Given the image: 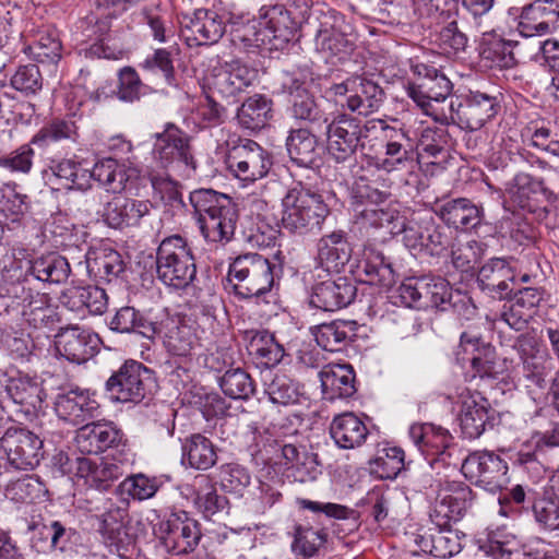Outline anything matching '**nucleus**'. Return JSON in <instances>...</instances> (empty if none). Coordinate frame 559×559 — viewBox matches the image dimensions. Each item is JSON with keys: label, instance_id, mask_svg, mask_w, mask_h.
Returning a JSON list of instances; mask_svg holds the SVG:
<instances>
[{"label": "nucleus", "instance_id": "f257e3e1", "mask_svg": "<svg viewBox=\"0 0 559 559\" xmlns=\"http://www.w3.org/2000/svg\"><path fill=\"white\" fill-rule=\"evenodd\" d=\"M473 500L474 492L465 483H447L430 510L431 526L419 528L415 536L414 542L419 549L442 559L457 555L462 545L451 527L465 516Z\"/></svg>", "mask_w": 559, "mask_h": 559}, {"label": "nucleus", "instance_id": "9d476101", "mask_svg": "<svg viewBox=\"0 0 559 559\" xmlns=\"http://www.w3.org/2000/svg\"><path fill=\"white\" fill-rule=\"evenodd\" d=\"M378 120V131L380 132L384 155L376 157L374 168L386 174L394 171L413 173L418 166V154L409 136V131L403 126H390L383 119Z\"/></svg>", "mask_w": 559, "mask_h": 559}, {"label": "nucleus", "instance_id": "0e129e2a", "mask_svg": "<svg viewBox=\"0 0 559 559\" xmlns=\"http://www.w3.org/2000/svg\"><path fill=\"white\" fill-rule=\"evenodd\" d=\"M441 25L437 36V44L442 53L451 58L465 52L468 46V36L459 26L457 19L450 20Z\"/></svg>", "mask_w": 559, "mask_h": 559}, {"label": "nucleus", "instance_id": "338daca9", "mask_svg": "<svg viewBox=\"0 0 559 559\" xmlns=\"http://www.w3.org/2000/svg\"><path fill=\"white\" fill-rule=\"evenodd\" d=\"M195 483L200 486L205 485L198 491L194 498V507L202 512L205 518H210L227 509V498L219 495L216 487L211 484L204 475L197 476Z\"/></svg>", "mask_w": 559, "mask_h": 559}, {"label": "nucleus", "instance_id": "2eb2a0df", "mask_svg": "<svg viewBox=\"0 0 559 559\" xmlns=\"http://www.w3.org/2000/svg\"><path fill=\"white\" fill-rule=\"evenodd\" d=\"M418 82L408 84L406 93L426 115L439 112L433 103L444 102L452 93L453 84L448 76L431 64L418 62L412 66Z\"/></svg>", "mask_w": 559, "mask_h": 559}, {"label": "nucleus", "instance_id": "4c0bfd02", "mask_svg": "<svg viewBox=\"0 0 559 559\" xmlns=\"http://www.w3.org/2000/svg\"><path fill=\"white\" fill-rule=\"evenodd\" d=\"M329 430L334 443L344 450L361 447L369 435L364 420L352 412L334 416Z\"/></svg>", "mask_w": 559, "mask_h": 559}, {"label": "nucleus", "instance_id": "6e6d98bb", "mask_svg": "<svg viewBox=\"0 0 559 559\" xmlns=\"http://www.w3.org/2000/svg\"><path fill=\"white\" fill-rule=\"evenodd\" d=\"M439 126L426 127L419 138V146L429 156L436 157L445 152L452 145V136L448 126L452 123L451 117L445 112L429 115Z\"/></svg>", "mask_w": 559, "mask_h": 559}, {"label": "nucleus", "instance_id": "052dcab7", "mask_svg": "<svg viewBox=\"0 0 559 559\" xmlns=\"http://www.w3.org/2000/svg\"><path fill=\"white\" fill-rule=\"evenodd\" d=\"M223 393L233 400H248L255 392L250 374L241 368H230L218 379Z\"/></svg>", "mask_w": 559, "mask_h": 559}, {"label": "nucleus", "instance_id": "de8ad7c7", "mask_svg": "<svg viewBox=\"0 0 559 559\" xmlns=\"http://www.w3.org/2000/svg\"><path fill=\"white\" fill-rule=\"evenodd\" d=\"M506 191L521 209L533 212L537 206L539 195L545 194L548 190L543 179L535 178L527 173H518L507 183Z\"/></svg>", "mask_w": 559, "mask_h": 559}, {"label": "nucleus", "instance_id": "774afa93", "mask_svg": "<svg viewBox=\"0 0 559 559\" xmlns=\"http://www.w3.org/2000/svg\"><path fill=\"white\" fill-rule=\"evenodd\" d=\"M23 51L37 62L56 63L61 58V43L47 32H39L36 39L26 45Z\"/></svg>", "mask_w": 559, "mask_h": 559}, {"label": "nucleus", "instance_id": "ddd939ff", "mask_svg": "<svg viewBox=\"0 0 559 559\" xmlns=\"http://www.w3.org/2000/svg\"><path fill=\"white\" fill-rule=\"evenodd\" d=\"M500 96L499 93L469 90L456 103L451 100L449 116L452 124L467 131L480 130L500 111Z\"/></svg>", "mask_w": 559, "mask_h": 559}, {"label": "nucleus", "instance_id": "c85d7f7f", "mask_svg": "<svg viewBox=\"0 0 559 559\" xmlns=\"http://www.w3.org/2000/svg\"><path fill=\"white\" fill-rule=\"evenodd\" d=\"M409 438L418 450L431 460L442 462V467L450 465L449 452L452 436L449 430L430 423L413 424L409 427Z\"/></svg>", "mask_w": 559, "mask_h": 559}, {"label": "nucleus", "instance_id": "f3484780", "mask_svg": "<svg viewBox=\"0 0 559 559\" xmlns=\"http://www.w3.org/2000/svg\"><path fill=\"white\" fill-rule=\"evenodd\" d=\"M508 464L497 453L488 450L469 453L461 471L466 479L489 492L501 490L508 483Z\"/></svg>", "mask_w": 559, "mask_h": 559}, {"label": "nucleus", "instance_id": "f704fd0d", "mask_svg": "<svg viewBox=\"0 0 559 559\" xmlns=\"http://www.w3.org/2000/svg\"><path fill=\"white\" fill-rule=\"evenodd\" d=\"M150 213V203L126 197H114L103 211L104 222L111 228L124 229L136 227L141 219Z\"/></svg>", "mask_w": 559, "mask_h": 559}, {"label": "nucleus", "instance_id": "4be33fe9", "mask_svg": "<svg viewBox=\"0 0 559 559\" xmlns=\"http://www.w3.org/2000/svg\"><path fill=\"white\" fill-rule=\"evenodd\" d=\"M179 37L188 47H195L217 43L225 33V23L213 11L204 9L190 12L182 11V20L179 21Z\"/></svg>", "mask_w": 559, "mask_h": 559}, {"label": "nucleus", "instance_id": "c756f323", "mask_svg": "<svg viewBox=\"0 0 559 559\" xmlns=\"http://www.w3.org/2000/svg\"><path fill=\"white\" fill-rule=\"evenodd\" d=\"M317 267L328 273H341L352 258V246L343 230L323 235L316 245Z\"/></svg>", "mask_w": 559, "mask_h": 559}, {"label": "nucleus", "instance_id": "bb28decb", "mask_svg": "<svg viewBox=\"0 0 559 559\" xmlns=\"http://www.w3.org/2000/svg\"><path fill=\"white\" fill-rule=\"evenodd\" d=\"M56 337V345L60 355L79 365L95 355L100 342L96 333L80 325L62 328Z\"/></svg>", "mask_w": 559, "mask_h": 559}, {"label": "nucleus", "instance_id": "7ed1b4c3", "mask_svg": "<svg viewBox=\"0 0 559 559\" xmlns=\"http://www.w3.org/2000/svg\"><path fill=\"white\" fill-rule=\"evenodd\" d=\"M330 212L320 192L298 182L282 199V228L299 237L316 235L322 230Z\"/></svg>", "mask_w": 559, "mask_h": 559}, {"label": "nucleus", "instance_id": "ea45409f", "mask_svg": "<svg viewBox=\"0 0 559 559\" xmlns=\"http://www.w3.org/2000/svg\"><path fill=\"white\" fill-rule=\"evenodd\" d=\"M76 475L98 490H108L114 481L124 475L122 460L96 463L87 457H76Z\"/></svg>", "mask_w": 559, "mask_h": 559}, {"label": "nucleus", "instance_id": "a878e982", "mask_svg": "<svg viewBox=\"0 0 559 559\" xmlns=\"http://www.w3.org/2000/svg\"><path fill=\"white\" fill-rule=\"evenodd\" d=\"M4 396L5 405L12 402L17 406L16 412L32 416L41 409L46 393L37 377L20 373L7 380Z\"/></svg>", "mask_w": 559, "mask_h": 559}, {"label": "nucleus", "instance_id": "e2e57ef3", "mask_svg": "<svg viewBox=\"0 0 559 559\" xmlns=\"http://www.w3.org/2000/svg\"><path fill=\"white\" fill-rule=\"evenodd\" d=\"M326 542V533L300 524L294 527L292 550L298 559L313 557L319 548Z\"/></svg>", "mask_w": 559, "mask_h": 559}, {"label": "nucleus", "instance_id": "69168bd1", "mask_svg": "<svg viewBox=\"0 0 559 559\" xmlns=\"http://www.w3.org/2000/svg\"><path fill=\"white\" fill-rule=\"evenodd\" d=\"M233 41L245 49L264 48L270 51V39L261 25V17L237 24L231 29Z\"/></svg>", "mask_w": 559, "mask_h": 559}, {"label": "nucleus", "instance_id": "dca6fc26", "mask_svg": "<svg viewBox=\"0 0 559 559\" xmlns=\"http://www.w3.org/2000/svg\"><path fill=\"white\" fill-rule=\"evenodd\" d=\"M278 83L281 92L288 96L292 116L319 129L323 128L329 117L307 87L304 74L296 70L282 71Z\"/></svg>", "mask_w": 559, "mask_h": 559}, {"label": "nucleus", "instance_id": "603ef678", "mask_svg": "<svg viewBox=\"0 0 559 559\" xmlns=\"http://www.w3.org/2000/svg\"><path fill=\"white\" fill-rule=\"evenodd\" d=\"M288 155L300 167H311L320 159L318 139L308 129L292 130L286 140Z\"/></svg>", "mask_w": 559, "mask_h": 559}, {"label": "nucleus", "instance_id": "79ce46f5", "mask_svg": "<svg viewBox=\"0 0 559 559\" xmlns=\"http://www.w3.org/2000/svg\"><path fill=\"white\" fill-rule=\"evenodd\" d=\"M128 509L123 506L109 503L105 512L100 514L99 533L110 547H115L119 556H123L122 550L132 543V537L127 533L126 519Z\"/></svg>", "mask_w": 559, "mask_h": 559}, {"label": "nucleus", "instance_id": "2f4dec72", "mask_svg": "<svg viewBox=\"0 0 559 559\" xmlns=\"http://www.w3.org/2000/svg\"><path fill=\"white\" fill-rule=\"evenodd\" d=\"M435 213L448 227L468 231L484 221V209L467 198H456L436 204Z\"/></svg>", "mask_w": 559, "mask_h": 559}, {"label": "nucleus", "instance_id": "4468645a", "mask_svg": "<svg viewBox=\"0 0 559 559\" xmlns=\"http://www.w3.org/2000/svg\"><path fill=\"white\" fill-rule=\"evenodd\" d=\"M154 383L153 371L136 360H127L105 383V391L114 402L143 401Z\"/></svg>", "mask_w": 559, "mask_h": 559}, {"label": "nucleus", "instance_id": "a19ab883", "mask_svg": "<svg viewBox=\"0 0 559 559\" xmlns=\"http://www.w3.org/2000/svg\"><path fill=\"white\" fill-rule=\"evenodd\" d=\"M245 338L248 341L249 354L257 365L273 368L283 360L285 356L284 346L267 330H247Z\"/></svg>", "mask_w": 559, "mask_h": 559}, {"label": "nucleus", "instance_id": "7c9ffc66", "mask_svg": "<svg viewBox=\"0 0 559 559\" xmlns=\"http://www.w3.org/2000/svg\"><path fill=\"white\" fill-rule=\"evenodd\" d=\"M514 348L522 361V374L525 381L539 389L545 388L550 371L549 355L540 350L536 341L528 335L519 336Z\"/></svg>", "mask_w": 559, "mask_h": 559}, {"label": "nucleus", "instance_id": "f8f14e48", "mask_svg": "<svg viewBox=\"0 0 559 559\" xmlns=\"http://www.w3.org/2000/svg\"><path fill=\"white\" fill-rule=\"evenodd\" d=\"M226 166L229 173L246 182L264 178L272 165L271 154L251 139L238 138L227 142Z\"/></svg>", "mask_w": 559, "mask_h": 559}, {"label": "nucleus", "instance_id": "9b49d317", "mask_svg": "<svg viewBox=\"0 0 559 559\" xmlns=\"http://www.w3.org/2000/svg\"><path fill=\"white\" fill-rule=\"evenodd\" d=\"M454 356L462 368L469 364L472 378L498 379L504 372V364L499 361L495 346L476 331L461 333Z\"/></svg>", "mask_w": 559, "mask_h": 559}, {"label": "nucleus", "instance_id": "39448f33", "mask_svg": "<svg viewBox=\"0 0 559 559\" xmlns=\"http://www.w3.org/2000/svg\"><path fill=\"white\" fill-rule=\"evenodd\" d=\"M275 264L259 253H245L229 262L224 289L240 299H261L275 284Z\"/></svg>", "mask_w": 559, "mask_h": 559}, {"label": "nucleus", "instance_id": "37998d69", "mask_svg": "<svg viewBox=\"0 0 559 559\" xmlns=\"http://www.w3.org/2000/svg\"><path fill=\"white\" fill-rule=\"evenodd\" d=\"M358 272L359 276L364 275L361 281L369 285L390 287L396 280L392 259L378 249L371 248L365 251Z\"/></svg>", "mask_w": 559, "mask_h": 559}, {"label": "nucleus", "instance_id": "aec40b11", "mask_svg": "<svg viewBox=\"0 0 559 559\" xmlns=\"http://www.w3.org/2000/svg\"><path fill=\"white\" fill-rule=\"evenodd\" d=\"M258 70L239 61L214 67L205 78V85L214 95L235 98L253 85Z\"/></svg>", "mask_w": 559, "mask_h": 559}, {"label": "nucleus", "instance_id": "58836bf2", "mask_svg": "<svg viewBox=\"0 0 559 559\" xmlns=\"http://www.w3.org/2000/svg\"><path fill=\"white\" fill-rule=\"evenodd\" d=\"M519 45L496 34H484L478 47L480 62L488 69H511L516 64L513 50Z\"/></svg>", "mask_w": 559, "mask_h": 559}, {"label": "nucleus", "instance_id": "1a4fd4ad", "mask_svg": "<svg viewBox=\"0 0 559 559\" xmlns=\"http://www.w3.org/2000/svg\"><path fill=\"white\" fill-rule=\"evenodd\" d=\"M328 94L341 110L361 117L379 111L385 100L384 90L376 81L358 74L332 84Z\"/></svg>", "mask_w": 559, "mask_h": 559}, {"label": "nucleus", "instance_id": "8fccbe9b", "mask_svg": "<svg viewBox=\"0 0 559 559\" xmlns=\"http://www.w3.org/2000/svg\"><path fill=\"white\" fill-rule=\"evenodd\" d=\"M85 263L91 277L106 283L117 280L126 270L121 254L114 249H104L93 253L88 252Z\"/></svg>", "mask_w": 559, "mask_h": 559}, {"label": "nucleus", "instance_id": "09e8293b", "mask_svg": "<svg viewBox=\"0 0 559 559\" xmlns=\"http://www.w3.org/2000/svg\"><path fill=\"white\" fill-rule=\"evenodd\" d=\"M61 302L72 311L87 309L91 314H103L108 307L104 288L94 285L72 287L61 296Z\"/></svg>", "mask_w": 559, "mask_h": 559}, {"label": "nucleus", "instance_id": "473e14b6", "mask_svg": "<svg viewBox=\"0 0 559 559\" xmlns=\"http://www.w3.org/2000/svg\"><path fill=\"white\" fill-rule=\"evenodd\" d=\"M543 445L559 447V425L555 426L551 431L540 435L536 440L533 438L522 443L516 451L512 452L510 461L513 467L526 473L531 478H540L545 468L537 457V452Z\"/></svg>", "mask_w": 559, "mask_h": 559}, {"label": "nucleus", "instance_id": "0eeeda50", "mask_svg": "<svg viewBox=\"0 0 559 559\" xmlns=\"http://www.w3.org/2000/svg\"><path fill=\"white\" fill-rule=\"evenodd\" d=\"M379 120L362 121L358 117L338 109L323 126L328 138V152L331 157L343 163L364 148V139L378 132Z\"/></svg>", "mask_w": 559, "mask_h": 559}, {"label": "nucleus", "instance_id": "bf43d9fd", "mask_svg": "<svg viewBox=\"0 0 559 559\" xmlns=\"http://www.w3.org/2000/svg\"><path fill=\"white\" fill-rule=\"evenodd\" d=\"M442 466V462L425 457L423 462L416 464L414 468H411V464H407L408 481L413 487V490L421 492L428 489L437 490V497L439 496L442 487L447 483H454L455 480H442L439 477L437 468Z\"/></svg>", "mask_w": 559, "mask_h": 559}, {"label": "nucleus", "instance_id": "680f3d73", "mask_svg": "<svg viewBox=\"0 0 559 559\" xmlns=\"http://www.w3.org/2000/svg\"><path fill=\"white\" fill-rule=\"evenodd\" d=\"M302 386L290 377L276 373L270 382L265 383L264 393L273 404L292 405L299 402Z\"/></svg>", "mask_w": 559, "mask_h": 559}, {"label": "nucleus", "instance_id": "423d86ee", "mask_svg": "<svg viewBox=\"0 0 559 559\" xmlns=\"http://www.w3.org/2000/svg\"><path fill=\"white\" fill-rule=\"evenodd\" d=\"M180 104L182 123L186 128L180 130L177 127V163H182L188 169V175L194 171L197 163L190 147V133H195L207 126H218L224 121L225 107L218 104L210 95L204 98H195L187 92L177 95Z\"/></svg>", "mask_w": 559, "mask_h": 559}, {"label": "nucleus", "instance_id": "cd10ccee", "mask_svg": "<svg viewBox=\"0 0 559 559\" xmlns=\"http://www.w3.org/2000/svg\"><path fill=\"white\" fill-rule=\"evenodd\" d=\"M357 287L348 277H338L313 285L309 305L322 311H336L349 306L356 298Z\"/></svg>", "mask_w": 559, "mask_h": 559}, {"label": "nucleus", "instance_id": "864d4df0", "mask_svg": "<svg viewBox=\"0 0 559 559\" xmlns=\"http://www.w3.org/2000/svg\"><path fill=\"white\" fill-rule=\"evenodd\" d=\"M27 250L24 248H12L3 255H0L1 277L7 285L9 296L14 295V286H25L29 274L28 264L25 260Z\"/></svg>", "mask_w": 559, "mask_h": 559}, {"label": "nucleus", "instance_id": "6e6552de", "mask_svg": "<svg viewBox=\"0 0 559 559\" xmlns=\"http://www.w3.org/2000/svg\"><path fill=\"white\" fill-rule=\"evenodd\" d=\"M43 439L9 417H0V451L7 464L15 471H29L44 457Z\"/></svg>", "mask_w": 559, "mask_h": 559}, {"label": "nucleus", "instance_id": "13d9d810", "mask_svg": "<svg viewBox=\"0 0 559 559\" xmlns=\"http://www.w3.org/2000/svg\"><path fill=\"white\" fill-rule=\"evenodd\" d=\"M314 43L317 50L324 55L326 61L333 57L342 60L354 49V43L344 32L337 29L335 24L328 26L326 23H321Z\"/></svg>", "mask_w": 559, "mask_h": 559}, {"label": "nucleus", "instance_id": "4d7b16f0", "mask_svg": "<svg viewBox=\"0 0 559 559\" xmlns=\"http://www.w3.org/2000/svg\"><path fill=\"white\" fill-rule=\"evenodd\" d=\"M49 170L48 180L61 186L62 189L78 188L82 190L88 187V170L74 159L51 160Z\"/></svg>", "mask_w": 559, "mask_h": 559}, {"label": "nucleus", "instance_id": "20e7f679", "mask_svg": "<svg viewBox=\"0 0 559 559\" xmlns=\"http://www.w3.org/2000/svg\"><path fill=\"white\" fill-rule=\"evenodd\" d=\"M189 205L197 215L204 238L212 242L229 241L234 236L237 211L231 199L212 189L189 193Z\"/></svg>", "mask_w": 559, "mask_h": 559}, {"label": "nucleus", "instance_id": "a18cd8bd", "mask_svg": "<svg viewBox=\"0 0 559 559\" xmlns=\"http://www.w3.org/2000/svg\"><path fill=\"white\" fill-rule=\"evenodd\" d=\"M91 178L98 181L108 192L121 193L128 189L129 181L135 178V170L120 164L117 159L104 158L88 170V180Z\"/></svg>", "mask_w": 559, "mask_h": 559}, {"label": "nucleus", "instance_id": "f03ea898", "mask_svg": "<svg viewBox=\"0 0 559 559\" xmlns=\"http://www.w3.org/2000/svg\"><path fill=\"white\" fill-rule=\"evenodd\" d=\"M195 259L186 240L177 235V290L181 289L190 298L177 304V357L191 355L199 345L198 316L202 311L199 302L201 292L200 280L197 276Z\"/></svg>", "mask_w": 559, "mask_h": 559}, {"label": "nucleus", "instance_id": "49530a36", "mask_svg": "<svg viewBox=\"0 0 559 559\" xmlns=\"http://www.w3.org/2000/svg\"><path fill=\"white\" fill-rule=\"evenodd\" d=\"M31 276L48 284H62L71 274L68 260L58 252H48L26 261Z\"/></svg>", "mask_w": 559, "mask_h": 559}, {"label": "nucleus", "instance_id": "c9c22d12", "mask_svg": "<svg viewBox=\"0 0 559 559\" xmlns=\"http://www.w3.org/2000/svg\"><path fill=\"white\" fill-rule=\"evenodd\" d=\"M360 325L354 320H333L312 326L317 344L328 352H341L354 343Z\"/></svg>", "mask_w": 559, "mask_h": 559}, {"label": "nucleus", "instance_id": "6ab92c4d", "mask_svg": "<svg viewBox=\"0 0 559 559\" xmlns=\"http://www.w3.org/2000/svg\"><path fill=\"white\" fill-rule=\"evenodd\" d=\"M448 399H457L461 404L459 423L462 435L471 440L479 438L490 424L493 413L490 402L481 393L467 388L456 389L454 394L448 395Z\"/></svg>", "mask_w": 559, "mask_h": 559}, {"label": "nucleus", "instance_id": "72a5a7b5", "mask_svg": "<svg viewBox=\"0 0 559 559\" xmlns=\"http://www.w3.org/2000/svg\"><path fill=\"white\" fill-rule=\"evenodd\" d=\"M53 407L60 419L72 425H80L92 418L99 405L91 397L88 390L75 388L58 393Z\"/></svg>", "mask_w": 559, "mask_h": 559}, {"label": "nucleus", "instance_id": "b1692460", "mask_svg": "<svg viewBox=\"0 0 559 559\" xmlns=\"http://www.w3.org/2000/svg\"><path fill=\"white\" fill-rule=\"evenodd\" d=\"M513 262V258L489 259L478 271V287L492 298L506 299L510 297L516 275Z\"/></svg>", "mask_w": 559, "mask_h": 559}, {"label": "nucleus", "instance_id": "a211bd4d", "mask_svg": "<svg viewBox=\"0 0 559 559\" xmlns=\"http://www.w3.org/2000/svg\"><path fill=\"white\" fill-rule=\"evenodd\" d=\"M261 25L270 39V51L283 50L297 37L304 15L284 4L263 5Z\"/></svg>", "mask_w": 559, "mask_h": 559}, {"label": "nucleus", "instance_id": "3c124183", "mask_svg": "<svg viewBox=\"0 0 559 559\" xmlns=\"http://www.w3.org/2000/svg\"><path fill=\"white\" fill-rule=\"evenodd\" d=\"M273 102L262 94L248 97L238 108L236 118L241 128L260 131L272 118Z\"/></svg>", "mask_w": 559, "mask_h": 559}, {"label": "nucleus", "instance_id": "c03bdc74", "mask_svg": "<svg viewBox=\"0 0 559 559\" xmlns=\"http://www.w3.org/2000/svg\"><path fill=\"white\" fill-rule=\"evenodd\" d=\"M389 179L370 180L366 176H359L355 179L350 192V206L354 212H360V209L369 206H380L385 203L391 193Z\"/></svg>", "mask_w": 559, "mask_h": 559}, {"label": "nucleus", "instance_id": "e433bc0d", "mask_svg": "<svg viewBox=\"0 0 559 559\" xmlns=\"http://www.w3.org/2000/svg\"><path fill=\"white\" fill-rule=\"evenodd\" d=\"M319 378L325 400L348 399L357 391L356 374L349 364L324 366L319 372Z\"/></svg>", "mask_w": 559, "mask_h": 559}, {"label": "nucleus", "instance_id": "5fc2aeb1", "mask_svg": "<svg viewBox=\"0 0 559 559\" xmlns=\"http://www.w3.org/2000/svg\"><path fill=\"white\" fill-rule=\"evenodd\" d=\"M217 460L216 451L210 439L197 433L182 443L181 464L195 469H209Z\"/></svg>", "mask_w": 559, "mask_h": 559}, {"label": "nucleus", "instance_id": "5701e85b", "mask_svg": "<svg viewBox=\"0 0 559 559\" xmlns=\"http://www.w3.org/2000/svg\"><path fill=\"white\" fill-rule=\"evenodd\" d=\"M27 532L29 533V546L38 554H45L48 549L64 552L78 535L75 528L67 526L61 521H45L43 519L29 522Z\"/></svg>", "mask_w": 559, "mask_h": 559}, {"label": "nucleus", "instance_id": "412c9836", "mask_svg": "<svg viewBox=\"0 0 559 559\" xmlns=\"http://www.w3.org/2000/svg\"><path fill=\"white\" fill-rule=\"evenodd\" d=\"M127 438L112 421H93L78 429L75 443L83 454H99L108 450L123 454Z\"/></svg>", "mask_w": 559, "mask_h": 559}, {"label": "nucleus", "instance_id": "393cba45", "mask_svg": "<svg viewBox=\"0 0 559 559\" xmlns=\"http://www.w3.org/2000/svg\"><path fill=\"white\" fill-rule=\"evenodd\" d=\"M559 20L558 0H534L519 16L518 32L523 38L546 36Z\"/></svg>", "mask_w": 559, "mask_h": 559}]
</instances>
